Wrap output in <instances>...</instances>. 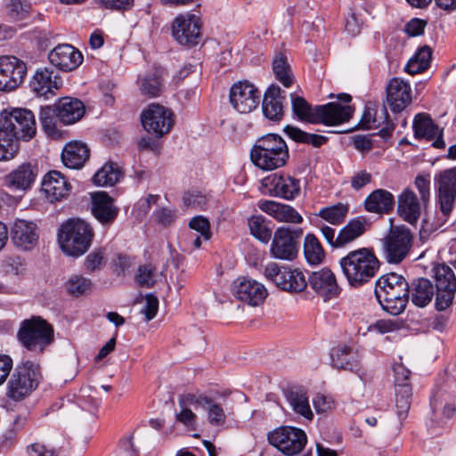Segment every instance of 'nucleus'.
<instances>
[{"label":"nucleus","mask_w":456,"mask_h":456,"mask_svg":"<svg viewBox=\"0 0 456 456\" xmlns=\"http://www.w3.org/2000/svg\"><path fill=\"white\" fill-rule=\"evenodd\" d=\"M374 292L382 309L391 315L402 314L409 302V282L395 273L380 276L376 281Z\"/></svg>","instance_id":"nucleus-1"},{"label":"nucleus","mask_w":456,"mask_h":456,"mask_svg":"<svg viewBox=\"0 0 456 456\" xmlns=\"http://www.w3.org/2000/svg\"><path fill=\"white\" fill-rule=\"evenodd\" d=\"M250 160L263 171L282 167L289 159V147L277 134H266L259 137L250 150Z\"/></svg>","instance_id":"nucleus-2"},{"label":"nucleus","mask_w":456,"mask_h":456,"mask_svg":"<svg viewBox=\"0 0 456 456\" xmlns=\"http://www.w3.org/2000/svg\"><path fill=\"white\" fill-rule=\"evenodd\" d=\"M339 265L349 285L354 288L368 283L379 269L378 257L368 248L350 251L340 259Z\"/></svg>","instance_id":"nucleus-3"},{"label":"nucleus","mask_w":456,"mask_h":456,"mask_svg":"<svg viewBox=\"0 0 456 456\" xmlns=\"http://www.w3.org/2000/svg\"><path fill=\"white\" fill-rule=\"evenodd\" d=\"M16 338L27 351L42 354L54 342V328L42 316L32 315L20 322Z\"/></svg>","instance_id":"nucleus-4"},{"label":"nucleus","mask_w":456,"mask_h":456,"mask_svg":"<svg viewBox=\"0 0 456 456\" xmlns=\"http://www.w3.org/2000/svg\"><path fill=\"white\" fill-rule=\"evenodd\" d=\"M94 239L91 225L82 219H69L58 232V242L67 256L78 257L90 248Z\"/></svg>","instance_id":"nucleus-5"},{"label":"nucleus","mask_w":456,"mask_h":456,"mask_svg":"<svg viewBox=\"0 0 456 456\" xmlns=\"http://www.w3.org/2000/svg\"><path fill=\"white\" fill-rule=\"evenodd\" d=\"M40 376L38 364L31 361L18 364L7 383L6 395L15 402L23 400L37 387Z\"/></svg>","instance_id":"nucleus-6"},{"label":"nucleus","mask_w":456,"mask_h":456,"mask_svg":"<svg viewBox=\"0 0 456 456\" xmlns=\"http://www.w3.org/2000/svg\"><path fill=\"white\" fill-rule=\"evenodd\" d=\"M0 121L3 123V127L9 131L17 142L20 140L28 142L36 135V118L28 109L4 110L0 115Z\"/></svg>","instance_id":"nucleus-7"},{"label":"nucleus","mask_w":456,"mask_h":456,"mask_svg":"<svg viewBox=\"0 0 456 456\" xmlns=\"http://www.w3.org/2000/svg\"><path fill=\"white\" fill-rule=\"evenodd\" d=\"M264 274L268 281L286 292L299 293L307 287L305 274L298 268L270 263L265 266Z\"/></svg>","instance_id":"nucleus-8"},{"label":"nucleus","mask_w":456,"mask_h":456,"mask_svg":"<svg viewBox=\"0 0 456 456\" xmlns=\"http://www.w3.org/2000/svg\"><path fill=\"white\" fill-rule=\"evenodd\" d=\"M303 236L301 228L290 226L279 227L273 233L270 247L271 255L281 260H293L297 257L300 239Z\"/></svg>","instance_id":"nucleus-9"},{"label":"nucleus","mask_w":456,"mask_h":456,"mask_svg":"<svg viewBox=\"0 0 456 456\" xmlns=\"http://www.w3.org/2000/svg\"><path fill=\"white\" fill-rule=\"evenodd\" d=\"M267 439L271 445L288 456L299 453L307 442V436L302 429L289 426H282L270 431Z\"/></svg>","instance_id":"nucleus-10"},{"label":"nucleus","mask_w":456,"mask_h":456,"mask_svg":"<svg viewBox=\"0 0 456 456\" xmlns=\"http://www.w3.org/2000/svg\"><path fill=\"white\" fill-rule=\"evenodd\" d=\"M201 27L199 16L191 13L180 14L172 22V37L180 45L191 48L200 44Z\"/></svg>","instance_id":"nucleus-11"},{"label":"nucleus","mask_w":456,"mask_h":456,"mask_svg":"<svg viewBox=\"0 0 456 456\" xmlns=\"http://www.w3.org/2000/svg\"><path fill=\"white\" fill-rule=\"evenodd\" d=\"M436 281L435 308L444 311L451 306L456 293V277L452 269L444 265H438L434 268Z\"/></svg>","instance_id":"nucleus-12"},{"label":"nucleus","mask_w":456,"mask_h":456,"mask_svg":"<svg viewBox=\"0 0 456 456\" xmlns=\"http://www.w3.org/2000/svg\"><path fill=\"white\" fill-rule=\"evenodd\" d=\"M261 92L248 80L234 83L229 92L232 106L241 114L250 113L260 102Z\"/></svg>","instance_id":"nucleus-13"},{"label":"nucleus","mask_w":456,"mask_h":456,"mask_svg":"<svg viewBox=\"0 0 456 456\" xmlns=\"http://www.w3.org/2000/svg\"><path fill=\"white\" fill-rule=\"evenodd\" d=\"M143 128L156 137L169 133L174 125L173 112L159 103H151L141 115Z\"/></svg>","instance_id":"nucleus-14"},{"label":"nucleus","mask_w":456,"mask_h":456,"mask_svg":"<svg viewBox=\"0 0 456 456\" xmlns=\"http://www.w3.org/2000/svg\"><path fill=\"white\" fill-rule=\"evenodd\" d=\"M412 235L405 227H392L384 240L386 259L390 264L401 263L411 247Z\"/></svg>","instance_id":"nucleus-15"},{"label":"nucleus","mask_w":456,"mask_h":456,"mask_svg":"<svg viewBox=\"0 0 456 456\" xmlns=\"http://www.w3.org/2000/svg\"><path fill=\"white\" fill-rule=\"evenodd\" d=\"M27 74L26 63L13 56H0V91L11 92L24 80Z\"/></svg>","instance_id":"nucleus-16"},{"label":"nucleus","mask_w":456,"mask_h":456,"mask_svg":"<svg viewBox=\"0 0 456 456\" xmlns=\"http://www.w3.org/2000/svg\"><path fill=\"white\" fill-rule=\"evenodd\" d=\"M437 185V203L445 217L452 212L456 200V167L439 172L435 177Z\"/></svg>","instance_id":"nucleus-17"},{"label":"nucleus","mask_w":456,"mask_h":456,"mask_svg":"<svg viewBox=\"0 0 456 456\" xmlns=\"http://www.w3.org/2000/svg\"><path fill=\"white\" fill-rule=\"evenodd\" d=\"M262 185L268 189L269 195L292 200L300 194V181L285 174H273L262 180Z\"/></svg>","instance_id":"nucleus-18"},{"label":"nucleus","mask_w":456,"mask_h":456,"mask_svg":"<svg viewBox=\"0 0 456 456\" xmlns=\"http://www.w3.org/2000/svg\"><path fill=\"white\" fill-rule=\"evenodd\" d=\"M394 374L397 414L400 418H404L410 409L412 396V389L410 383L411 370L401 363H395Z\"/></svg>","instance_id":"nucleus-19"},{"label":"nucleus","mask_w":456,"mask_h":456,"mask_svg":"<svg viewBox=\"0 0 456 456\" xmlns=\"http://www.w3.org/2000/svg\"><path fill=\"white\" fill-rule=\"evenodd\" d=\"M50 63L61 71H72L83 62L81 52L69 44H59L48 53Z\"/></svg>","instance_id":"nucleus-20"},{"label":"nucleus","mask_w":456,"mask_h":456,"mask_svg":"<svg viewBox=\"0 0 456 456\" xmlns=\"http://www.w3.org/2000/svg\"><path fill=\"white\" fill-rule=\"evenodd\" d=\"M232 293L238 300L250 305H258L267 296V290L262 283L245 277L233 281Z\"/></svg>","instance_id":"nucleus-21"},{"label":"nucleus","mask_w":456,"mask_h":456,"mask_svg":"<svg viewBox=\"0 0 456 456\" xmlns=\"http://www.w3.org/2000/svg\"><path fill=\"white\" fill-rule=\"evenodd\" d=\"M412 128L414 137L418 140L433 141L432 146L436 149H444L445 142L443 139V131L439 129L429 114L418 113L415 115Z\"/></svg>","instance_id":"nucleus-22"},{"label":"nucleus","mask_w":456,"mask_h":456,"mask_svg":"<svg viewBox=\"0 0 456 456\" xmlns=\"http://www.w3.org/2000/svg\"><path fill=\"white\" fill-rule=\"evenodd\" d=\"M306 281L307 285L309 284L311 289L322 297L324 300L338 297L341 290L335 274L326 267L311 273Z\"/></svg>","instance_id":"nucleus-23"},{"label":"nucleus","mask_w":456,"mask_h":456,"mask_svg":"<svg viewBox=\"0 0 456 456\" xmlns=\"http://www.w3.org/2000/svg\"><path fill=\"white\" fill-rule=\"evenodd\" d=\"M286 94L277 85H271L263 95L262 111L269 121L280 123L284 116Z\"/></svg>","instance_id":"nucleus-24"},{"label":"nucleus","mask_w":456,"mask_h":456,"mask_svg":"<svg viewBox=\"0 0 456 456\" xmlns=\"http://www.w3.org/2000/svg\"><path fill=\"white\" fill-rule=\"evenodd\" d=\"M317 118L315 124L325 126H338L344 124L352 118L354 109L350 105H341L331 102L322 105H317Z\"/></svg>","instance_id":"nucleus-25"},{"label":"nucleus","mask_w":456,"mask_h":456,"mask_svg":"<svg viewBox=\"0 0 456 456\" xmlns=\"http://www.w3.org/2000/svg\"><path fill=\"white\" fill-rule=\"evenodd\" d=\"M330 358L334 368L349 370L357 375L361 380L365 379L366 372L361 365L358 354L350 346L333 347L330 351Z\"/></svg>","instance_id":"nucleus-26"},{"label":"nucleus","mask_w":456,"mask_h":456,"mask_svg":"<svg viewBox=\"0 0 456 456\" xmlns=\"http://www.w3.org/2000/svg\"><path fill=\"white\" fill-rule=\"evenodd\" d=\"M387 101L393 112L403 111L411 102V86L398 77H393L387 86Z\"/></svg>","instance_id":"nucleus-27"},{"label":"nucleus","mask_w":456,"mask_h":456,"mask_svg":"<svg viewBox=\"0 0 456 456\" xmlns=\"http://www.w3.org/2000/svg\"><path fill=\"white\" fill-rule=\"evenodd\" d=\"M10 234L13 244L24 250L35 247L39 237L37 225L23 219H17L13 223Z\"/></svg>","instance_id":"nucleus-28"},{"label":"nucleus","mask_w":456,"mask_h":456,"mask_svg":"<svg viewBox=\"0 0 456 456\" xmlns=\"http://www.w3.org/2000/svg\"><path fill=\"white\" fill-rule=\"evenodd\" d=\"M430 405L432 414L427 423V427L429 434L436 436L441 435L445 430L447 420L456 414V403L454 401H447L443 403L440 409L436 400L431 398Z\"/></svg>","instance_id":"nucleus-29"},{"label":"nucleus","mask_w":456,"mask_h":456,"mask_svg":"<svg viewBox=\"0 0 456 456\" xmlns=\"http://www.w3.org/2000/svg\"><path fill=\"white\" fill-rule=\"evenodd\" d=\"M37 175V167L24 163L4 176V185L12 191H24L31 187Z\"/></svg>","instance_id":"nucleus-30"},{"label":"nucleus","mask_w":456,"mask_h":456,"mask_svg":"<svg viewBox=\"0 0 456 456\" xmlns=\"http://www.w3.org/2000/svg\"><path fill=\"white\" fill-rule=\"evenodd\" d=\"M362 122L367 128L381 127L379 131V135L385 140L391 137L395 128V125L389 119V114L385 105L381 107L379 112L366 107Z\"/></svg>","instance_id":"nucleus-31"},{"label":"nucleus","mask_w":456,"mask_h":456,"mask_svg":"<svg viewBox=\"0 0 456 456\" xmlns=\"http://www.w3.org/2000/svg\"><path fill=\"white\" fill-rule=\"evenodd\" d=\"M92 214L101 224H110L117 218L118 208L107 192L100 191L92 196Z\"/></svg>","instance_id":"nucleus-32"},{"label":"nucleus","mask_w":456,"mask_h":456,"mask_svg":"<svg viewBox=\"0 0 456 456\" xmlns=\"http://www.w3.org/2000/svg\"><path fill=\"white\" fill-rule=\"evenodd\" d=\"M42 190L50 201L60 200L69 195L71 185L61 172H48L42 181Z\"/></svg>","instance_id":"nucleus-33"},{"label":"nucleus","mask_w":456,"mask_h":456,"mask_svg":"<svg viewBox=\"0 0 456 456\" xmlns=\"http://www.w3.org/2000/svg\"><path fill=\"white\" fill-rule=\"evenodd\" d=\"M29 87L37 96L47 99L54 95L59 88L57 76L47 68L37 69L29 82Z\"/></svg>","instance_id":"nucleus-34"},{"label":"nucleus","mask_w":456,"mask_h":456,"mask_svg":"<svg viewBox=\"0 0 456 456\" xmlns=\"http://www.w3.org/2000/svg\"><path fill=\"white\" fill-rule=\"evenodd\" d=\"M283 395L293 411L307 420L314 419L306 390L300 386H290L283 390Z\"/></svg>","instance_id":"nucleus-35"},{"label":"nucleus","mask_w":456,"mask_h":456,"mask_svg":"<svg viewBox=\"0 0 456 456\" xmlns=\"http://www.w3.org/2000/svg\"><path fill=\"white\" fill-rule=\"evenodd\" d=\"M58 119L64 125H71L80 120L85 112L84 103L72 97H62L55 103Z\"/></svg>","instance_id":"nucleus-36"},{"label":"nucleus","mask_w":456,"mask_h":456,"mask_svg":"<svg viewBox=\"0 0 456 456\" xmlns=\"http://www.w3.org/2000/svg\"><path fill=\"white\" fill-rule=\"evenodd\" d=\"M258 208L279 222L292 224L303 222L301 215L289 205L265 200L258 202Z\"/></svg>","instance_id":"nucleus-37"},{"label":"nucleus","mask_w":456,"mask_h":456,"mask_svg":"<svg viewBox=\"0 0 456 456\" xmlns=\"http://www.w3.org/2000/svg\"><path fill=\"white\" fill-rule=\"evenodd\" d=\"M178 403L180 411L175 413V419L183 426L195 429L197 424V415L188 408V405H196L207 403L206 398L201 397L199 394H184L179 396Z\"/></svg>","instance_id":"nucleus-38"},{"label":"nucleus","mask_w":456,"mask_h":456,"mask_svg":"<svg viewBox=\"0 0 456 456\" xmlns=\"http://www.w3.org/2000/svg\"><path fill=\"white\" fill-rule=\"evenodd\" d=\"M395 204L394 195L385 189H376L364 200V208L370 213L387 215Z\"/></svg>","instance_id":"nucleus-39"},{"label":"nucleus","mask_w":456,"mask_h":456,"mask_svg":"<svg viewBox=\"0 0 456 456\" xmlns=\"http://www.w3.org/2000/svg\"><path fill=\"white\" fill-rule=\"evenodd\" d=\"M89 155L90 151L87 145L75 141L65 145L61 152V159L67 167L78 169L84 166Z\"/></svg>","instance_id":"nucleus-40"},{"label":"nucleus","mask_w":456,"mask_h":456,"mask_svg":"<svg viewBox=\"0 0 456 456\" xmlns=\"http://www.w3.org/2000/svg\"><path fill=\"white\" fill-rule=\"evenodd\" d=\"M435 294L434 286L427 278H417L409 283V299L418 307L427 306Z\"/></svg>","instance_id":"nucleus-41"},{"label":"nucleus","mask_w":456,"mask_h":456,"mask_svg":"<svg viewBox=\"0 0 456 456\" xmlns=\"http://www.w3.org/2000/svg\"><path fill=\"white\" fill-rule=\"evenodd\" d=\"M397 211L399 216L411 224L418 221L420 216V206L412 191L405 190L399 196Z\"/></svg>","instance_id":"nucleus-42"},{"label":"nucleus","mask_w":456,"mask_h":456,"mask_svg":"<svg viewBox=\"0 0 456 456\" xmlns=\"http://www.w3.org/2000/svg\"><path fill=\"white\" fill-rule=\"evenodd\" d=\"M366 219L361 216L351 219L338 233V243L340 248L353 242L366 231Z\"/></svg>","instance_id":"nucleus-43"},{"label":"nucleus","mask_w":456,"mask_h":456,"mask_svg":"<svg viewBox=\"0 0 456 456\" xmlns=\"http://www.w3.org/2000/svg\"><path fill=\"white\" fill-rule=\"evenodd\" d=\"M432 60V49L428 45L419 48L415 54L408 61L404 70L411 74H419L430 67Z\"/></svg>","instance_id":"nucleus-44"},{"label":"nucleus","mask_w":456,"mask_h":456,"mask_svg":"<svg viewBox=\"0 0 456 456\" xmlns=\"http://www.w3.org/2000/svg\"><path fill=\"white\" fill-rule=\"evenodd\" d=\"M291 106L294 115L298 120L315 124L317 118V105L312 106L304 97L290 94Z\"/></svg>","instance_id":"nucleus-45"},{"label":"nucleus","mask_w":456,"mask_h":456,"mask_svg":"<svg viewBox=\"0 0 456 456\" xmlns=\"http://www.w3.org/2000/svg\"><path fill=\"white\" fill-rule=\"evenodd\" d=\"M123 177V173L118 164L106 163L93 177V182L97 186H113Z\"/></svg>","instance_id":"nucleus-46"},{"label":"nucleus","mask_w":456,"mask_h":456,"mask_svg":"<svg viewBox=\"0 0 456 456\" xmlns=\"http://www.w3.org/2000/svg\"><path fill=\"white\" fill-rule=\"evenodd\" d=\"M283 131L293 141L311 144L314 147H321L328 142V137L324 135L310 134L289 125L286 126Z\"/></svg>","instance_id":"nucleus-47"},{"label":"nucleus","mask_w":456,"mask_h":456,"mask_svg":"<svg viewBox=\"0 0 456 456\" xmlns=\"http://www.w3.org/2000/svg\"><path fill=\"white\" fill-rule=\"evenodd\" d=\"M304 255L305 260L310 265L321 264L325 256L322 246L317 237L312 233H308L304 240Z\"/></svg>","instance_id":"nucleus-48"},{"label":"nucleus","mask_w":456,"mask_h":456,"mask_svg":"<svg viewBox=\"0 0 456 456\" xmlns=\"http://www.w3.org/2000/svg\"><path fill=\"white\" fill-rule=\"evenodd\" d=\"M250 234L262 243L267 244L272 238V229L263 216H252L248 219Z\"/></svg>","instance_id":"nucleus-49"},{"label":"nucleus","mask_w":456,"mask_h":456,"mask_svg":"<svg viewBox=\"0 0 456 456\" xmlns=\"http://www.w3.org/2000/svg\"><path fill=\"white\" fill-rule=\"evenodd\" d=\"M348 213V207L343 203H337L330 207L322 208L316 214L322 219L333 225L344 223Z\"/></svg>","instance_id":"nucleus-50"},{"label":"nucleus","mask_w":456,"mask_h":456,"mask_svg":"<svg viewBox=\"0 0 456 456\" xmlns=\"http://www.w3.org/2000/svg\"><path fill=\"white\" fill-rule=\"evenodd\" d=\"M273 70L275 78L280 81L283 86L289 87L293 83V77L287 61V57L283 53L275 56L273 61Z\"/></svg>","instance_id":"nucleus-51"},{"label":"nucleus","mask_w":456,"mask_h":456,"mask_svg":"<svg viewBox=\"0 0 456 456\" xmlns=\"http://www.w3.org/2000/svg\"><path fill=\"white\" fill-rule=\"evenodd\" d=\"M19 151V142H16L0 121V160H10Z\"/></svg>","instance_id":"nucleus-52"},{"label":"nucleus","mask_w":456,"mask_h":456,"mask_svg":"<svg viewBox=\"0 0 456 456\" xmlns=\"http://www.w3.org/2000/svg\"><path fill=\"white\" fill-rule=\"evenodd\" d=\"M199 395H201V397L206 398L208 401L207 403L200 404V407L207 410L208 422L215 427L224 425L226 421V414L222 405L215 403L211 397L204 394H199Z\"/></svg>","instance_id":"nucleus-53"},{"label":"nucleus","mask_w":456,"mask_h":456,"mask_svg":"<svg viewBox=\"0 0 456 456\" xmlns=\"http://www.w3.org/2000/svg\"><path fill=\"white\" fill-rule=\"evenodd\" d=\"M65 288L69 295L77 297L91 290L92 281L82 275L75 274L66 281Z\"/></svg>","instance_id":"nucleus-54"},{"label":"nucleus","mask_w":456,"mask_h":456,"mask_svg":"<svg viewBox=\"0 0 456 456\" xmlns=\"http://www.w3.org/2000/svg\"><path fill=\"white\" fill-rule=\"evenodd\" d=\"M140 89L149 97H157L162 91V82L159 76L155 74L146 75L141 79Z\"/></svg>","instance_id":"nucleus-55"},{"label":"nucleus","mask_w":456,"mask_h":456,"mask_svg":"<svg viewBox=\"0 0 456 456\" xmlns=\"http://www.w3.org/2000/svg\"><path fill=\"white\" fill-rule=\"evenodd\" d=\"M29 8L26 0H9L5 5L6 15L12 20H20L28 15Z\"/></svg>","instance_id":"nucleus-56"},{"label":"nucleus","mask_w":456,"mask_h":456,"mask_svg":"<svg viewBox=\"0 0 456 456\" xmlns=\"http://www.w3.org/2000/svg\"><path fill=\"white\" fill-rule=\"evenodd\" d=\"M57 110L55 105L53 107H41L39 113V120L45 133L52 134L56 131Z\"/></svg>","instance_id":"nucleus-57"},{"label":"nucleus","mask_w":456,"mask_h":456,"mask_svg":"<svg viewBox=\"0 0 456 456\" xmlns=\"http://www.w3.org/2000/svg\"><path fill=\"white\" fill-rule=\"evenodd\" d=\"M154 277V268L151 265H144L139 266L135 281L139 286L150 288L155 283Z\"/></svg>","instance_id":"nucleus-58"},{"label":"nucleus","mask_w":456,"mask_h":456,"mask_svg":"<svg viewBox=\"0 0 456 456\" xmlns=\"http://www.w3.org/2000/svg\"><path fill=\"white\" fill-rule=\"evenodd\" d=\"M189 227L200 232L205 240L211 238L210 223L208 218L202 216H197L189 222Z\"/></svg>","instance_id":"nucleus-59"},{"label":"nucleus","mask_w":456,"mask_h":456,"mask_svg":"<svg viewBox=\"0 0 456 456\" xmlns=\"http://www.w3.org/2000/svg\"><path fill=\"white\" fill-rule=\"evenodd\" d=\"M371 181H372V175L370 172L363 169V170H359V171L355 172L352 175V177L350 179V183H351V187L354 191H360L364 186L370 183Z\"/></svg>","instance_id":"nucleus-60"},{"label":"nucleus","mask_w":456,"mask_h":456,"mask_svg":"<svg viewBox=\"0 0 456 456\" xmlns=\"http://www.w3.org/2000/svg\"><path fill=\"white\" fill-rule=\"evenodd\" d=\"M103 263L104 253L101 248H99L87 255L85 261V265L88 271L94 272L100 269L103 265Z\"/></svg>","instance_id":"nucleus-61"},{"label":"nucleus","mask_w":456,"mask_h":456,"mask_svg":"<svg viewBox=\"0 0 456 456\" xmlns=\"http://www.w3.org/2000/svg\"><path fill=\"white\" fill-rule=\"evenodd\" d=\"M428 22L419 18H413L404 26V32L411 37H419L424 33Z\"/></svg>","instance_id":"nucleus-62"},{"label":"nucleus","mask_w":456,"mask_h":456,"mask_svg":"<svg viewBox=\"0 0 456 456\" xmlns=\"http://www.w3.org/2000/svg\"><path fill=\"white\" fill-rule=\"evenodd\" d=\"M159 310V299L156 296L150 293L145 297V305L142 313L145 315L147 322L152 320L157 315Z\"/></svg>","instance_id":"nucleus-63"},{"label":"nucleus","mask_w":456,"mask_h":456,"mask_svg":"<svg viewBox=\"0 0 456 456\" xmlns=\"http://www.w3.org/2000/svg\"><path fill=\"white\" fill-rule=\"evenodd\" d=\"M28 456H57L58 451L54 448H48L41 443H34L27 447Z\"/></svg>","instance_id":"nucleus-64"}]
</instances>
